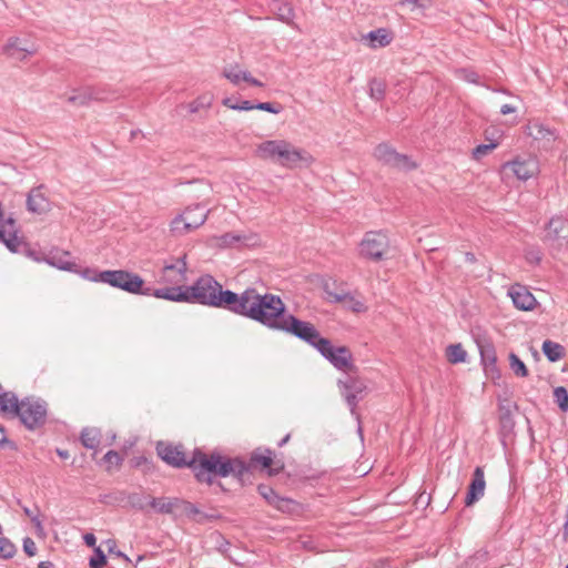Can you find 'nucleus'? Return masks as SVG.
<instances>
[{
    "instance_id": "62",
    "label": "nucleus",
    "mask_w": 568,
    "mask_h": 568,
    "mask_svg": "<svg viewBox=\"0 0 568 568\" xmlns=\"http://www.w3.org/2000/svg\"><path fill=\"white\" fill-rule=\"evenodd\" d=\"M38 568H53V564L51 561H41Z\"/></svg>"
},
{
    "instance_id": "38",
    "label": "nucleus",
    "mask_w": 568,
    "mask_h": 568,
    "mask_svg": "<svg viewBox=\"0 0 568 568\" xmlns=\"http://www.w3.org/2000/svg\"><path fill=\"white\" fill-rule=\"evenodd\" d=\"M216 244L221 247H230L233 246L235 243L239 242H245L248 240L246 235L236 234V233H225L221 236L215 237Z\"/></svg>"
},
{
    "instance_id": "33",
    "label": "nucleus",
    "mask_w": 568,
    "mask_h": 568,
    "mask_svg": "<svg viewBox=\"0 0 568 568\" xmlns=\"http://www.w3.org/2000/svg\"><path fill=\"white\" fill-rule=\"evenodd\" d=\"M81 444L89 449H95L101 442V433L97 428H83L80 435Z\"/></svg>"
},
{
    "instance_id": "6",
    "label": "nucleus",
    "mask_w": 568,
    "mask_h": 568,
    "mask_svg": "<svg viewBox=\"0 0 568 568\" xmlns=\"http://www.w3.org/2000/svg\"><path fill=\"white\" fill-rule=\"evenodd\" d=\"M48 404L37 397L28 396L21 399L19 414L16 418L30 430L42 427L47 422Z\"/></svg>"
},
{
    "instance_id": "64",
    "label": "nucleus",
    "mask_w": 568,
    "mask_h": 568,
    "mask_svg": "<svg viewBox=\"0 0 568 568\" xmlns=\"http://www.w3.org/2000/svg\"><path fill=\"white\" fill-rule=\"evenodd\" d=\"M564 535H565V537L568 536V514L566 515V520L564 524Z\"/></svg>"
},
{
    "instance_id": "55",
    "label": "nucleus",
    "mask_w": 568,
    "mask_h": 568,
    "mask_svg": "<svg viewBox=\"0 0 568 568\" xmlns=\"http://www.w3.org/2000/svg\"><path fill=\"white\" fill-rule=\"evenodd\" d=\"M400 3L412 4L414 8H428L432 3V0H400Z\"/></svg>"
},
{
    "instance_id": "13",
    "label": "nucleus",
    "mask_w": 568,
    "mask_h": 568,
    "mask_svg": "<svg viewBox=\"0 0 568 568\" xmlns=\"http://www.w3.org/2000/svg\"><path fill=\"white\" fill-rule=\"evenodd\" d=\"M354 374L355 373H347V376L344 379H338L337 382L341 393L352 413L355 412L358 402L363 399L364 393L367 388L366 383Z\"/></svg>"
},
{
    "instance_id": "12",
    "label": "nucleus",
    "mask_w": 568,
    "mask_h": 568,
    "mask_svg": "<svg viewBox=\"0 0 568 568\" xmlns=\"http://www.w3.org/2000/svg\"><path fill=\"white\" fill-rule=\"evenodd\" d=\"M248 470L246 475V484L251 483L252 468L261 466L263 469H268L271 476L280 474L284 469V462L275 458V453L271 448L257 447L251 453L248 462Z\"/></svg>"
},
{
    "instance_id": "41",
    "label": "nucleus",
    "mask_w": 568,
    "mask_h": 568,
    "mask_svg": "<svg viewBox=\"0 0 568 568\" xmlns=\"http://www.w3.org/2000/svg\"><path fill=\"white\" fill-rule=\"evenodd\" d=\"M213 97L210 94H203L196 98L194 101L187 104L191 113H196L201 109H209L212 105Z\"/></svg>"
},
{
    "instance_id": "15",
    "label": "nucleus",
    "mask_w": 568,
    "mask_h": 568,
    "mask_svg": "<svg viewBox=\"0 0 568 568\" xmlns=\"http://www.w3.org/2000/svg\"><path fill=\"white\" fill-rule=\"evenodd\" d=\"M3 54L16 61H24L27 58L34 55L38 52V47L34 42L19 37H11L2 48Z\"/></svg>"
},
{
    "instance_id": "4",
    "label": "nucleus",
    "mask_w": 568,
    "mask_h": 568,
    "mask_svg": "<svg viewBox=\"0 0 568 568\" xmlns=\"http://www.w3.org/2000/svg\"><path fill=\"white\" fill-rule=\"evenodd\" d=\"M257 155L265 160L274 161L282 166L295 168L303 162L306 165L313 162V158L304 150L294 146L285 140H267L257 146Z\"/></svg>"
},
{
    "instance_id": "20",
    "label": "nucleus",
    "mask_w": 568,
    "mask_h": 568,
    "mask_svg": "<svg viewBox=\"0 0 568 568\" xmlns=\"http://www.w3.org/2000/svg\"><path fill=\"white\" fill-rule=\"evenodd\" d=\"M509 296L516 308L520 311H531L537 301L535 296L527 290V287L515 284L509 288Z\"/></svg>"
},
{
    "instance_id": "40",
    "label": "nucleus",
    "mask_w": 568,
    "mask_h": 568,
    "mask_svg": "<svg viewBox=\"0 0 568 568\" xmlns=\"http://www.w3.org/2000/svg\"><path fill=\"white\" fill-rule=\"evenodd\" d=\"M509 367L517 377L528 376L527 366L515 353L509 354Z\"/></svg>"
},
{
    "instance_id": "14",
    "label": "nucleus",
    "mask_w": 568,
    "mask_h": 568,
    "mask_svg": "<svg viewBox=\"0 0 568 568\" xmlns=\"http://www.w3.org/2000/svg\"><path fill=\"white\" fill-rule=\"evenodd\" d=\"M374 156L377 161L394 169L410 171L416 168V164L406 154L398 153L386 143H381L375 148Z\"/></svg>"
},
{
    "instance_id": "8",
    "label": "nucleus",
    "mask_w": 568,
    "mask_h": 568,
    "mask_svg": "<svg viewBox=\"0 0 568 568\" xmlns=\"http://www.w3.org/2000/svg\"><path fill=\"white\" fill-rule=\"evenodd\" d=\"M277 331L288 333L316 349L320 347V342H324L326 339L321 336L320 332L312 323L302 321L290 313H287L285 318L282 321Z\"/></svg>"
},
{
    "instance_id": "17",
    "label": "nucleus",
    "mask_w": 568,
    "mask_h": 568,
    "mask_svg": "<svg viewBox=\"0 0 568 568\" xmlns=\"http://www.w3.org/2000/svg\"><path fill=\"white\" fill-rule=\"evenodd\" d=\"M158 456L168 465L175 468H189V460L185 456L182 445L159 442L156 444Z\"/></svg>"
},
{
    "instance_id": "50",
    "label": "nucleus",
    "mask_w": 568,
    "mask_h": 568,
    "mask_svg": "<svg viewBox=\"0 0 568 568\" xmlns=\"http://www.w3.org/2000/svg\"><path fill=\"white\" fill-rule=\"evenodd\" d=\"M255 110L266 111L270 113L277 114L281 112L282 106L280 104L271 103V102H258L254 105Z\"/></svg>"
},
{
    "instance_id": "30",
    "label": "nucleus",
    "mask_w": 568,
    "mask_h": 568,
    "mask_svg": "<svg viewBox=\"0 0 568 568\" xmlns=\"http://www.w3.org/2000/svg\"><path fill=\"white\" fill-rule=\"evenodd\" d=\"M176 497H150L149 499L150 507L162 515H173L176 511Z\"/></svg>"
},
{
    "instance_id": "24",
    "label": "nucleus",
    "mask_w": 568,
    "mask_h": 568,
    "mask_svg": "<svg viewBox=\"0 0 568 568\" xmlns=\"http://www.w3.org/2000/svg\"><path fill=\"white\" fill-rule=\"evenodd\" d=\"M257 491L271 506L275 507L276 509L283 513H288L292 510L293 500L278 496L272 487L261 484L257 486Z\"/></svg>"
},
{
    "instance_id": "5",
    "label": "nucleus",
    "mask_w": 568,
    "mask_h": 568,
    "mask_svg": "<svg viewBox=\"0 0 568 568\" xmlns=\"http://www.w3.org/2000/svg\"><path fill=\"white\" fill-rule=\"evenodd\" d=\"M101 283L109 284L113 287L121 288L131 294H142L150 295L151 287H143L144 281L143 278L129 271L123 270H108L101 271L99 273V277Z\"/></svg>"
},
{
    "instance_id": "29",
    "label": "nucleus",
    "mask_w": 568,
    "mask_h": 568,
    "mask_svg": "<svg viewBox=\"0 0 568 568\" xmlns=\"http://www.w3.org/2000/svg\"><path fill=\"white\" fill-rule=\"evenodd\" d=\"M47 262L62 271H69V272H79V266L75 262L70 261V253L69 252H58L55 254H51Z\"/></svg>"
},
{
    "instance_id": "36",
    "label": "nucleus",
    "mask_w": 568,
    "mask_h": 568,
    "mask_svg": "<svg viewBox=\"0 0 568 568\" xmlns=\"http://www.w3.org/2000/svg\"><path fill=\"white\" fill-rule=\"evenodd\" d=\"M150 497L143 493H126V503L135 510L145 511L150 507Z\"/></svg>"
},
{
    "instance_id": "2",
    "label": "nucleus",
    "mask_w": 568,
    "mask_h": 568,
    "mask_svg": "<svg viewBox=\"0 0 568 568\" xmlns=\"http://www.w3.org/2000/svg\"><path fill=\"white\" fill-rule=\"evenodd\" d=\"M189 468L199 483L212 485L216 477L225 478L231 476L241 486L246 485L248 465L241 457H229L219 452L205 454L200 449H195L189 460Z\"/></svg>"
},
{
    "instance_id": "23",
    "label": "nucleus",
    "mask_w": 568,
    "mask_h": 568,
    "mask_svg": "<svg viewBox=\"0 0 568 568\" xmlns=\"http://www.w3.org/2000/svg\"><path fill=\"white\" fill-rule=\"evenodd\" d=\"M222 77L227 79L233 85H239L241 81H244L254 87H264V84L253 78L248 71L241 70L237 63L225 67L222 71Z\"/></svg>"
},
{
    "instance_id": "46",
    "label": "nucleus",
    "mask_w": 568,
    "mask_h": 568,
    "mask_svg": "<svg viewBox=\"0 0 568 568\" xmlns=\"http://www.w3.org/2000/svg\"><path fill=\"white\" fill-rule=\"evenodd\" d=\"M16 546L7 538H0V558L10 559L14 556Z\"/></svg>"
},
{
    "instance_id": "25",
    "label": "nucleus",
    "mask_w": 568,
    "mask_h": 568,
    "mask_svg": "<svg viewBox=\"0 0 568 568\" xmlns=\"http://www.w3.org/2000/svg\"><path fill=\"white\" fill-rule=\"evenodd\" d=\"M27 209L37 214H43L50 210V201L42 192V186L34 187L28 193Z\"/></svg>"
},
{
    "instance_id": "9",
    "label": "nucleus",
    "mask_w": 568,
    "mask_h": 568,
    "mask_svg": "<svg viewBox=\"0 0 568 568\" xmlns=\"http://www.w3.org/2000/svg\"><path fill=\"white\" fill-rule=\"evenodd\" d=\"M389 250V239L383 231L366 232L359 243V255L373 262H381Z\"/></svg>"
},
{
    "instance_id": "48",
    "label": "nucleus",
    "mask_w": 568,
    "mask_h": 568,
    "mask_svg": "<svg viewBox=\"0 0 568 568\" xmlns=\"http://www.w3.org/2000/svg\"><path fill=\"white\" fill-rule=\"evenodd\" d=\"M106 564V556L100 548L94 549V555L90 558V568H103Z\"/></svg>"
},
{
    "instance_id": "37",
    "label": "nucleus",
    "mask_w": 568,
    "mask_h": 568,
    "mask_svg": "<svg viewBox=\"0 0 568 568\" xmlns=\"http://www.w3.org/2000/svg\"><path fill=\"white\" fill-rule=\"evenodd\" d=\"M446 356L449 363L458 364L466 361L467 353L462 344H452L446 349Z\"/></svg>"
},
{
    "instance_id": "35",
    "label": "nucleus",
    "mask_w": 568,
    "mask_h": 568,
    "mask_svg": "<svg viewBox=\"0 0 568 568\" xmlns=\"http://www.w3.org/2000/svg\"><path fill=\"white\" fill-rule=\"evenodd\" d=\"M325 292L328 294L332 302L348 303L351 308L354 312H362L364 310V304L359 301H356L349 293H343V294L332 293L327 290V287H325Z\"/></svg>"
},
{
    "instance_id": "43",
    "label": "nucleus",
    "mask_w": 568,
    "mask_h": 568,
    "mask_svg": "<svg viewBox=\"0 0 568 568\" xmlns=\"http://www.w3.org/2000/svg\"><path fill=\"white\" fill-rule=\"evenodd\" d=\"M176 511H180L181 514H183L190 518H193L200 514V509L195 505H193L192 503H190L187 500L180 499V498H178Z\"/></svg>"
},
{
    "instance_id": "31",
    "label": "nucleus",
    "mask_w": 568,
    "mask_h": 568,
    "mask_svg": "<svg viewBox=\"0 0 568 568\" xmlns=\"http://www.w3.org/2000/svg\"><path fill=\"white\" fill-rule=\"evenodd\" d=\"M548 234L568 241V222L560 216L552 217L548 223Z\"/></svg>"
},
{
    "instance_id": "39",
    "label": "nucleus",
    "mask_w": 568,
    "mask_h": 568,
    "mask_svg": "<svg viewBox=\"0 0 568 568\" xmlns=\"http://www.w3.org/2000/svg\"><path fill=\"white\" fill-rule=\"evenodd\" d=\"M386 84L384 81L376 78L369 81V97L375 101H381L385 98Z\"/></svg>"
},
{
    "instance_id": "45",
    "label": "nucleus",
    "mask_w": 568,
    "mask_h": 568,
    "mask_svg": "<svg viewBox=\"0 0 568 568\" xmlns=\"http://www.w3.org/2000/svg\"><path fill=\"white\" fill-rule=\"evenodd\" d=\"M222 104L231 110H236V111L255 110V108H254L255 104H253L248 100H244L240 104H237V103H233L231 98H225V99H223Z\"/></svg>"
},
{
    "instance_id": "56",
    "label": "nucleus",
    "mask_w": 568,
    "mask_h": 568,
    "mask_svg": "<svg viewBox=\"0 0 568 568\" xmlns=\"http://www.w3.org/2000/svg\"><path fill=\"white\" fill-rule=\"evenodd\" d=\"M4 445H13L6 436V429L2 425H0V446Z\"/></svg>"
},
{
    "instance_id": "21",
    "label": "nucleus",
    "mask_w": 568,
    "mask_h": 568,
    "mask_svg": "<svg viewBox=\"0 0 568 568\" xmlns=\"http://www.w3.org/2000/svg\"><path fill=\"white\" fill-rule=\"evenodd\" d=\"M186 262L185 256L176 260L174 264L165 265L162 270L161 282L180 284L186 280Z\"/></svg>"
},
{
    "instance_id": "27",
    "label": "nucleus",
    "mask_w": 568,
    "mask_h": 568,
    "mask_svg": "<svg viewBox=\"0 0 568 568\" xmlns=\"http://www.w3.org/2000/svg\"><path fill=\"white\" fill-rule=\"evenodd\" d=\"M156 298H163L172 302H185L189 303L187 290L186 286H171V287H162L152 290L151 294Z\"/></svg>"
},
{
    "instance_id": "32",
    "label": "nucleus",
    "mask_w": 568,
    "mask_h": 568,
    "mask_svg": "<svg viewBox=\"0 0 568 568\" xmlns=\"http://www.w3.org/2000/svg\"><path fill=\"white\" fill-rule=\"evenodd\" d=\"M541 349L548 361L552 363L561 359L565 355L564 346L550 339L542 343Z\"/></svg>"
},
{
    "instance_id": "60",
    "label": "nucleus",
    "mask_w": 568,
    "mask_h": 568,
    "mask_svg": "<svg viewBox=\"0 0 568 568\" xmlns=\"http://www.w3.org/2000/svg\"><path fill=\"white\" fill-rule=\"evenodd\" d=\"M291 438V434H287L285 435L280 442H278V446L280 447H283L284 445H286L288 443Z\"/></svg>"
},
{
    "instance_id": "22",
    "label": "nucleus",
    "mask_w": 568,
    "mask_h": 568,
    "mask_svg": "<svg viewBox=\"0 0 568 568\" xmlns=\"http://www.w3.org/2000/svg\"><path fill=\"white\" fill-rule=\"evenodd\" d=\"M485 487V473L484 469L478 466L475 468L471 481L468 486L467 495L465 498L466 506H470L479 500L484 496Z\"/></svg>"
},
{
    "instance_id": "11",
    "label": "nucleus",
    "mask_w": 568,
    "mask_h": 568,
    "mask_svg": "<svg viewBox=\"0 0 568 568\" xmlns=\"http://www.w3.org/2000/svg\"><path fill=\"white\" fill-rule=\"evenodd\" d=\"M321 355L327 359L336 369L345 373H357V367L354 365L353 355L348 347H335L328 338L320 342L317 349Z\"/></svg>"
},
{
    "instance_id": "59",
    "label": "nucleus",
    "mask_w": 568,
    "mask_h": 568,
    "mask_svg": "<svg viewBox=\"0 0 568 568\" xmlns=\"http://www.w3.org/2000/svg\"><path fill=\"white\" fill-rule=\"evenodd\" d=\"M465 260H466L467 262H469V263H474V262H476V256H475L473 253L467 252V253L465 254Z\"/></svg>"
},
{
    "instance_id": "42",
    "label": "nucleus",
    "mask_w": 568,
    "mask_h": 568,
    "mask_svg": "<svg viewBox=\"0 0 568 568\" xmlns=\"http://www.w3.org/2000/svg\"><path fill=\"white\" fill-rule=\"evenodd\" d=\"M554 398L561 412H568V390L564 386L554 389Z\"/></svg>"
},
{
    "instance_id": "58",
    "label": "nucleus",
    "mask_w": 568,
    "mask_h": 568,
    "mask_svg": "<svg viewBox=\"0 0 568 568\" xmlns=\"http://www.w3.org/2000/svg\"><path fill=\"white\" fill-rule=\"evenodd\" d=\"M516 110H517V109H516L515 106L510 105V104H504V105H501V108H500V113H501L503 115H506V114H510V113L516 112Z\"/></svg>"
},
{
    "instance_id": "34",
    "label": "nucleus",
    "mask_w": 568,
    "mask_h": 568,
    "mask_svg": "<svg viewBox=\"0 0 568 568\" xmlns=\"http://www.w3.org/2000/svg\"><path fill=\"white\" fill-rule=\"evenodd\" d=\"M275 13L277 19L293 28L297 29V26L294 23V9L290 3L286 2H276L274 4Z\"/></svg>"
},
{
    "instance_id": "7",
    "label": "nucleus",
    "mask_w": 568,
    "mask_h": 568,
    "mask_svg": "<svg viewBox=\"0 0 568 568\" xmlns=\"http://www.w3.org/2000/svg\"><path fill=\"white\" fill-rule=\"evenodd\" d=\"M277 331L288 333L316 349L320 347V342H324L326 339L321 336L320 332L312 323L302 321L290 313H287L285 318L282 321Z\"/></svg>"
},
{
    "instance_id": "51",
    "label": "nucleus",
    "mask_w": 568,
    "mask_h": 568,
    "mask_svg": "<svg viewBox=\"0 0 568 568\" xmlns=\"http://www.w3.org/2000/svg\"><path fill=\"white\" fill-rule=\"evenodd\" d=\"M459 73L465 81L474 84H479V75L477 72L473 70L463 69L459 71Z\"/></svg>"
},
{
    "instance_id": "44",
    "label": "nucleus",
    "mask_w": 568,
    "mask_h": 568,
    "mask_svg": "<svg viewBox=\"0 0 568 568\" xmlns=\"http://www.w3.org/2000/svg\"><path fill=\"white\" fill-rule=\"evenodd\" d=\"M100 501L109 505H119L126 501V491L119 490L111 494L100 496Z\"/></svg>"
},
{
    "instance_id": "3",
    "label": "nucleus",
    "mask_w": 568,
    "mask_h": 568,
    "mask_svg": "<svg viewBox=\"0 0 568 568\" xmlns=\"http://www.w3.org/2000/svg\"><path fill=\"white\" fill-rule=\"evenodd\" d=\"M189 303L232 311L236 293L224 290L212 275L200 276L191 286H186Z\"/></svg>"
},
{
    "instance_id": "53",
    "label": "nucleus",
    "mask_w": 568,
    "mask_h": 568,
    "mask_svg": "<svg viewBox=\"0 0 568 568\" xmlns=\"http://www.w3.org/2000/svg\"><path fill=\"white\" fill-rule=\"evenodd\" d=\"M78 273H80L82 275V277H84L89 281L100 282V280L98 278L100 272H97L95 270L85 267L83 271H81V272L79 271Z\"/></svg>"
},
{
    "instance_id": "28",
    "label": "nucleus",
    "mask_w": 568,
    "mask_h": 568,
    "mask_svg": "<svg viewBox=\"0 0 568 568\" xmlns=\"http://www.w3.org/2000/svg\"><path fill=\"white\" fill-rule=\"evenodd\" d=\"M20 402L16 393L4 390L0 395V415L16 418V415L19 414Z\"/></svg>"
},
{
    "instance_id": "54",
    "label": "nucleus",
    "mask_w": 568,
    "mask_h": 568,
    "mask_svg": "<svg viewBox=\"0 0 568 568\" xmlns=\"http://www.w3.org/2000/svg\"><path fill=\"white\" fill-rule=\"evenodd\" d=\"M23 513L26 516H28L31 521L34 524L36 528L37 529H42V524H41V520L39 519V516L37 514H33V511L31 509H29L28 507H23Z\"/></svg>"
},
{
    "instance_id": "57",
    "label": "nucleus",
    "mask_w": 568,
    "mask_h": 568,
    "mask_svg": "<svg viewBox=\"0 0 568 568\" xmlns=\"http://www.w3.org/2000/svg\"><path fill=\"white\" fill-rule=\"evenodd\" d=\"M83 540H84L85 545L89 547H94L95 542H97V538L93 534H85L83 536Z\"/></svg>"
},
{
    "instance_id": "61",
    "label": "nucleus",
    "mask_w": 568,
    "mask_h": 568,
    "mask_svg": "<svg viewBox=\"0 0 568 568\" xmlns=\"http://www.w3.org/2000/svg\"><path fill=\"white\" fill-rule=\"evenodd\" d=\"M57 454L59 457L67 459L69 457V452L63 449H57Z\"/></svg>"
},
{
    "instance_id": "18",
    "label": "nucleus",
    "mask_w": 568,
    "mask_h": 568,
    "mask_svg": "<svg viewBox=\"0 0 568 568\" xmlns=\"http://www.w3.org/2000/svg\"><path fill=\"white\" fill-rule=\"evenodd\" d=\"M477 345L480 354V362L487 377L491 379L500 378V371L497 367V355L494 345L488 341H478Z\"/></svg>"
},
{
    "instance_id": "26",
    "label": "nucleus",
    "mask_w": 568,
    "mask_h": 568,
    "mask_svg": "<svg viewBox=\"0 0 568 568\" xmlns=\"http://www.w3.org/2000/svg\"><path fill=\"white\" fill-rule=\"evenodd\" d=\"M393 39V32L386 28H378L363 36V40L367 41L368 47L372 49L385 48L392 43Z\"/></svg>"
},
{
    "instance_id": "1",
    "label": "nucleus",
    "mask_w": 568,
    "mask_h": 568,
    "mask_svg": "<svg viewBox=\"0 0 568 568\" xmlns=\"http://www.w3.org/2000/svg\"><path fill=\"white\" fill-rule=\"evenodd\" d=\"M231 313L255 321L263 326L277 331L287 315L286 305L275 294H260L255 287H247L241 294L236 293Z\"/></svg>"
},
{
    "instance_id": "19",
    "label": "nucleus",
    "mask_w": 568,
    "mask_h": 568,
    "mask_svg": "<svg viewBox=\"0 0 568 568\" xmlns=\"http://www.w3.org/2000/svg\"><path fill=\"white\" fill-rule=\"evenodd\" d=\"M505 168H510V170L514 172V174L517 176L518 180L527 181L530 178L535 176L538 171V162L534 158L528 159H516L511 162H507L505 164Z\"/></svg>"
},
{
    "instance_id": "49",
    "label": "nucleus",
    "mask_w": 568,
    "mask_h": 568,
    "mask_svg": "<svg viewBox=\"0 0 568 568\" xmlns=\"http://www.w3.org/2000/svg\"><path fill=\"white\" fill-rule=\"evenodd\" d=\"M498 143H489V144H479L473 150V156L476 160L481 159L488 152L497 148Z\"/></svg>"
},
{
    "instance_id": "63",
    "label": "nucleus",
    "mask_w": 568,
    "mask_h": 568,
    "mask_svg": "<svg viewBox=\"0 0 568 568\" xmlns=\"http://www.w3.org/2000/svg\"><path fill=\"white\" fill-rule=\"evenodd\" d=\"M144 463H148V459L145 457H140V458H136L135 463H134V466L135 467H139L141 466L142 464Z\"/></svg>"
},
{
    "instance_id": "10",
    "label": "nucleus",
    "mask_w": 568,
    "mask_h": 568,
    "mask_svg": "<svg viewBox=\"0 0 568 568\" xmlns=\"http://www.w3.org/2000/svg\"><path fill=\"white\" fill-rule=\"evenodd\" d=\"M210 210L201 204L186 207V210L173 219L171 231L176 235L186 234L203 225L209 216Z\"/></svg>"
},
{
    "instance_id": "16",
    "label": "nucleus",
    "mask_w": 568,
    "mask_h": 568,
    "mask_svg": "<svg viewBox=\"0 0 568 568\" xmlns=\"http://www.w3.org/2000/svg\"><path fill=\"white\" fill-rule=\"evenodd\" d=\"M113 93L109 92L104 88L85 87L79 90H74L73 93L70 97H68V102L74 105L84 106L92 101H110L113 99Z\"/></svg>"
},
{
    "instance_id": "47",
    "label": "nucleus",
    "mask_w": 568,
    "mask_h": 568,
    "mask_svg": "<svg viewBox=\"0 0 568 568\" xmlns=\"http://www.w3.org/2000/svg\"><path fill=\"white\" fill-rule=\"evenodd\" d=\"M103 462L108 464L106 470L110 471L112 465L120 467L123 463V458L116 450H109L103 456Z\"/></svg>"
},
{
    "instance_id": "52",
    "label": "nucleus",
    "mask_w": 568,
    "mask_h": 568,
    "mask_svg": "<svg viewBox=\"0 0 568 568\" xmlns=\"http://www.w3.org/2000/svg\"><path fill=\"white\" fill-rule=\"evenodd\" d=\"M23 550L30 557L37 554V545L30 537L23 539Z\"/></svg>"
}]
</instances>
